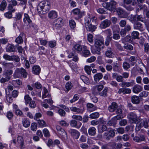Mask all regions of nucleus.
<instances>
[{
	"instance_id": "nucleus-30",
	"label": "nucleus",
	"mask_w": 149,
	"mask_h": 149,
	"mask_svg": "<svg viewBox=\"0 0 149 149\" xmlns=\"http://www.w3.org/2000/svg\"><path fill=\"white\" fill-rule=\"evenodd\" d=\"M102 77L103 75L101 73H97L95 74L94 76V80L96 82L99 81L100 79L102 78Z\"/></svg>"
},
{
	"instance_id": "nucleus-44",
	"label": "nucleus",
	"mask_w": 149,
	"mask_h": 149,
	"mask_svg": "<svg viewBox=\"0 0 149 149\" xmlns=\"http://www.w3.org/2000/svg\"><path fill=\"white\" fill-rule=\"evenodd\" d=\"M95 49L92 50V53L94 54H100V51L103 48L100 47H95Z\"/></svg>"
},
{
	"instance_id": "nucleus-5",
	"label": "nucleus",
	"mask_w": 149,
	"mask_h": 149,
	"mask_svg": "<svg viewBox=\"0 0 149 149\" xmlns=\"http://www.w3.org/2000/svg\"><path fill=\"white\" fill-rule=\"evenodd\" d=\"M71 13H73L74 16H76L75 17V18L77 20L81 18L84 14V12H81L80 10L77 8L73 10Z\"/></svg>"
},
{
	"instance_id": "nucleus-31",
	"label": "nucleus",
	"mask_w": 149,
	"mask_h": 149,
	"mask_svg": "<svg viewBox=\"0 0 149 149\" xmlns=\"http://www.w3.org/2000/svg\"><path fill=\"white\" fill-rule=\"evenodd\" d=\"M15 46L12 44H10L8 45L6 48V51L7 52H12L15 51Z\"/></svg>"
},
{
	"instance_id": "nucleus-16",
	"label": "nucleus",
	"mask_w": 149,
	"mask_h": 149,
	"mask_svg": "<svg viewBox=\"0 0 149 149\" xmlns=\"http://www.w3.org/2000/svg\"><path fill=\"white\" fill-rule=\"evenodd\" d=\"M69 132L73 138L77 139L80 135V133L77 130L74 129H70Z\"/></svg>"
},
{
	"instance_id": "nucleus-29",
	"label": "nucleus",
	"mask_w": 149,
	"mask_h": 149,
	"mask_svg": "<svg viewBox=\"0 0 149 149\" xmlns=\"http://www.w3.org/2000/svg\"><path fill=\"white\" fill-rule=\"evenodd\" d=\"M131 101L132 103L134 104H138L140 102V100L139 97L133 95L131 97Z\"/></svg>"
},
{
	"instance_id": "nucleus-11",
	"label": "nucleus",
	"mask_w": 149,
	"mask_h": 149,
	"mask_svg": "<svg viewBox=\"0 0 149 149\" xmlns=\"http://www.w3.org/2000/svg\"><path fill=\"white\" fill-rule=\"evenodd\" d=\"M63 23V19L61 18H58L55 20L53 24L54 29H58L61 27V25Z\"/></svg>"
},
{
	"instance_id": "nucleus-4",
	"label": "nucleus",
	"mask_w": 149,
	"mask_h": 149,
	"mask_svg": "<svg viewBox=\"0 0 149 149\" xmlns=\"http://www.w3.org/2000/svg\"><path fill=\"white\" fill-rule=\"evenodd\" d=\"M122 111L121 109H117L116 111V113L117 115L113 117L110 120V121H111V123H112V125H114L115 124L117 120L121 118V116L120 115L122 114Z\"/></svg>"
},
{
	"instance_id": "nucleus-25",
	"label": "nucleus",
	"mask_w": 149,
	"mask_h": 149,
	"mask_svg": "<svg viewBox=\"0 0 149 149\" xmlns=\"http://www.w3.org/2000/svg\"><path fill=\"white\" fill-rule=\"evenodd\" d=\"M98 130L99 133H102L104 132L107 130V127L104 124L100 125L98 126Z\"/></svg>"
},
{
	"instance_id": "nucleus-2",
	"label": "nucleus",
	"mask_w": 149,
	"mask_h": 149,
	"mask_svg": "<svg viewBox=\"0 0 149 149\" xmlns=\"http://www.w3.org/2000/svg\"><path fill=\"white\" fill-rule=\"evenodd\" d=\"M28 73L26 70L23 68H17L14 73L13 76L15 78H21L22 77L24 78L27 77Z\"/></svg>"
},
{
	"instance_id": "nucleus-45",
	"label": "nucleus",
	"mask_w": 149,
	"mask_h": 149,
	"mask_svg": "<svg viewBox=\"0 0 149 149\" xmlns=\"http://www.w3.org/2000/svg\"><path fill=\"white\" fill-rule=\"evenodd\" d=\"M128 19L132 23L136 21V16L131 15L128 16Z\"/></svg>"
},
{
	"instance_id": "nucleus-43",
	"label": "nucleus",
	"mask_w": 149,
	"mask_h": 149,
	"mask_svg": "<svg viewBox=\"0 0 149 149\" xmlns=\"http://www.w3.org/2000/svg\"><path fill=\"white\" fill-rule=\"evenodd\" d=\"M123 47L125 49L130 51L132 50L133 49V46L132 45L129 44H125L123 46Z\"/></svg>"
},
{
	"instance_id": "nucleus-9",
	"label": "nucleus",
	"mask_w": 149,
	"mask_h": 149,
	"mask_svg": "<svg viewBox=\"0 0 149 149\" xmlns=\"http://www.w3.org/2000/svg\"><path fill=\"white\" fill-rule=\"evenodd\" d=\"M115 133L113 130H111L107 132H105L103 135L104 138L108 140L111 137L115 136Z\"/></svg>"
},
{
	"instance_id": "nucleus-39",
	"label": "nucleus",
	"mask_w": 149,
	"mask_h": 149,
	"mask_svg": "<svg viewBox=\"0 0 149 149\" xmlns=\"http://www.w3.org/2000/svg\"><path fill=\"white\" fill-rule=\"evenodd\" d=\"M7 6L6 2L5 0H3L0 5V10L1 11L4 10Z\"/></svg>"
},
{
	"instance_id": "nucleus-52",
	"label": "nucleus",
	"mask_w": 149,
	"mask_h": 149,
	"mask_svg": "<svg viewBox=\"0 0 149 149\" xmlns=\"http://www.w3.org/2000/svg\"><path fill=\"white\" fill-rule=\"evenodd\" d=\"M38 121V123L40 126L43 127H46L47 126V125L46 124L45 122L43 120H39L38 119L37 120Z\"/></svg>"
},
{
	"instance_id": "nucleus-14",
	"label": "nucleus",
	"mask_w": 149,
	"mask_h": 149,
	"mask_svg": "<svg viewBox=\"0 0 149 149\" xmlns=\"http://www.w3.org/2000/svg\"><path fill=\"white\" fill-rule=\"evenodd\" d=\"M134 81L133 80H131L130 82H127L126 81H123L122 83L119 84V85L123 88L131 86H132L134 84Z\"/></svg>"
},
{
	"instance_id": "nucleus-62",
	"label": "nucleus",
	"mask_w": 149,
	"mask_h": 149,
	"mask_svg": "<svg viewBox=\"0 0 149 149\" xmlns=\"http://www.w3.org/2000/svg\"><path fill=\"white\" fill-rule=\"evenodd\" d=\"M72 87V84L70 82H68L67 83L65 86V88L67 89L68 91L71 89Z\"/></svg>"
},
{
	"instance_id": "nucleus-26",
	"label": "nucleus",
	"mask_w": 149,
	"mask_h": 149,
	"mask_svg": "<svg viewBox=\"0 0 149 149\" xmlns=\"http://www.w3.org/2000/svg\"><path fill=\"white\" fill-rule=\"evenodd\" d=\"M105 55L107 57L109 58H112L114 56V54L112 51L111 48H108L105 52Z\"/></svg>"
},
{
	"instance_id": "nucleus-18",
	"label": "nucleus",
	"mask_w": 149,
	"mask_h": 149,
	"mask_svg": "<svg viewBox=\"0 0 149 149\" xmlns=\"http://www.w3.org/2000/svg\"><path fill=\"white\" fill-rule=\"evenodd\" d=\"M111 24L110 21L108 19H105L102 21L100 24V28L102 29H105L109 26Z\"/></svg>"
},
{
	"instance_id": "nucleus-56",
	"label": "nucleus",
	"mask_w": 149,
	"mask_h": 149,
	"mask_svg": "<svg viewBox=\"0 0 149 149\" xmlns=\"http://www.w3.org/2000/svg\"><path fill=\"white\" fill-rule=\"evenodd\" d=\"M139 33L137 31H134L132 33V37L134 39L138 38Z\"/></svg>"
},
{
	"instance_id": "nucleus-48",
	"label": "nucleus",
	"mask_w": 149,
	"mask_h": 149,
	"mask_svg": "<svg viewBox=\"0 0 149 149\" xmlns=\"http://www.w3.org/2000/svg\"><path fill=\"white\" fill-rule=\"evenodd\" d=\"M99 116V114L98 112L92 113L90 115V118L91 119L98 118Z\"/></svg>"
},
{
	"instance_id": "nucleus-27",
	"label": "nucleus",
	"mask_w": 149,
	"mask_h": 149,
	"mask_svg": "<svg viewBox=\"0 0 149 149\" xmlns=\"http://www.w3.org/2000/svg\"><path fill=\"white\" fill-rule=\"evenodd\" d=\"M108 91V88L107 87H105L102 91L98 93L100 96L105 97L107 96Z\"/></svg>"
},
{
	"instance_id": "nucleus-23",
	"label": "nucleus",
	"mask_w": 149,
	"mask_h": 149,
	"mask_svg": "<svg viewBox=\"0 0 149 149\" xmlns=\"http://www.w3.org/2000/svg\"><path fill=\"white\" fill-rule=\"evenodd\" d=\"M57 17V13L55 11H51L48 14V17L51 19H54Z\"/></svg>"
},
{
	"instance_id": "nucleus-59",
	"label": "nucleus",
	"mask_w": 149,
	"mask_h": 149,
	"mask_svg": "<svg viewBox=\"0 0 149 149\" xmlns=\"http://www.w3.org/2000/svg\"><path fill=\"white\" fill-rule=\"evenodd\" d=\"M12 57V60L11 61H14L15 62H18L20 61V58L17 56L15 55H12L11 56Z\"/></svg>"
},
{
	"instance_id": "nucleus-50",
	"label": "nucleus",
	"mask_w": 149,
	"mask_h": 149,
	"mask_svg": "<svg viewBox=\"0 0 149 149\" xmlns=\"http://www.w3.org/2000/svg\"><path fill=\"white\" fill-rule=\"evenodd\" d=\"M85 71L86 73L88 75H90L91 72L92 70V69L90 66H86L84 68Z\"/></svg>"
},
{
	"instance_id": "nucleus-32",
	"label": "nucleus",
	"mask_w": 149,
	"mask_h": 149,
	"mask_svg": "<svg viewBox=\"0 0 149 149\" xmlns=\"http://www.w3.org/2000/svg\"><path fill=\"white\" fill-rule=\"evenodd\" d=\"M96 130L95 128L94 127H90L88 130L89 134L90 136H94L96 134Z\"/></svg>"
},
{
	"instance_id": "nucleus-15",
	"label": "nucleus",
	"mask_w": 149,
	"mask_h": 149,
	"mask_svg": "<svg viewBox=\"0 0 149 149\" xmlns=\"http://www.w3.org/2000/svg\"><path fill=\"white\" fill-rule=\"evenodd\" d=\"M133 140L136 142H140L145 140V136L143 135H138L133 138Z\"/></svg>"
},
{
	"instance_id": "nucleus-22",
	"label": "nucleus",
	"mask_w": 149,
	"mask_h": 149,
	"mask_svg": "<svg viewBox=\"0 0 149 149\" xmlns=\"http://www.w3.org/2000/svg\"><path fill=\"white\" fill-rule=\"evenodd\" d=\"M24 35L23 33H21L19 35L16 39L15 42L18 44H21L23 42V40L22 37Z\"/></svg>"
},
{
	"instance_id": "nucleus-42",
	"label": "nucleus",
	"mask_w": 149,
	"mask_h": 149,
	"mask_svg": "<svg viewBox=\"0 0 149 149\" xmlns=\"http://www.w3.org/2000/svg\"><path fill=\"white\" fill-rule=\"evenodd\" d=\"M117 63H115L113 67V70L114 72H119L121 70L120 67L118 65Z\"/></svg>"
},
{
	"instance_id": "nucleus-40",
	"label": "nucleus",
	"mask_w": 149,
	"mask_h": 149,
	"mask_svg": "<svg viewBox=\"0 0 149 149\" xmlns=\"http://www.w3.org/2000/svg\"><path fill=\"white\" fill-rule=\"evenodd\" d=\"M80 78L86 84H88L90 82V81L89 79L86 76L82 75L81 76Z\"/></svg>"
},
{
	"instance_id": "nucleus-38",
	"label": "nucleus",
	"mask_w": 149,
	"mask_h": 149,
	"mask_svg": "<svg viewBox=\"0 0 149 149\" xmlns=\"http://www.w3.org/2000/svg\"><path fill=\"white\" fill-rule=\"evenodd\" d=\"M22 124L25 127H29L30 124V122L26 118H24L22 120Z\"/></svg>"
},
{
	"instance_id": "nucleus-19",
	"label": "nucleus",
	"mask_w": 149,
	"mask_h": 149,
	"mask_svg": "<svg viewBox=\"0 0 149 149\" xmlns=\"http://www.w3.org/2000/svg\"><path fill=\"white\" fill-rule=\"evenodd\" d=\"M143 89L142 86L138 84L135 85L132 88L133 92L135 93H138L141 91Z\"/></svg>"
},
{
	"instance_id": "nucleus-41",
	"label": "nucleus",
	"mask_w": 149,
	"mask_h": 149,
	"mask_svg": "<svg viewBox=\"0 0 149 149\" xmlns=\"http://www.w3.org/2000/svg\"><path fill=\"white\" fill-rule=\"evenodd\" d=\"M91 53L90 51L87 49H84L82 51V55L85 57H87L90 55Z\"/></svg>"
},
{
	"instance_id": "nucleus-46",
	"label": "nucleus",
	"mask_w": 149,
	"mask_h": 149,
	"mask_svg": "<svg viewBox=\"0 0 149 149\" xmlns=\"http://www.w3.org/2000/svg\"><path fill=\"white\" fill-rule=\"evenodd\" d=\"M43 90V93L42 96V99H43L49 95L48 91L45 87L44 88Z\"/></svg>"
},
{
	"instance_id": "nucleus-6",
	"label": "nucleus",
	"mask_w": 149,
	"mask_h": 149,
	"mask_svg": "<svg viewBox=\"0 0 149 149\" xmlns=\"http://www.w3.org/2000/svg\"><path fill=\"white\" fill-rule=\"evenodd\" d=\"M128 118L130 123H136L138 120V118L136 113L133 112H130L127 115Z\"/></svg>"
},
{
	"instance_id": "nucleus-20",
	"label": "nucleus",
	"mask_w": 149,
	"mask_h": 149,
	"mask_svg": "<svg viewBox=\"0 0 149 149\" xmlns=\"http://www.w3.org/2000/svg\"><path fill=\"white\" fill-rule=\"evenodd\" d=\"M13 73V71L12 70H8L4 71L3 73V76L6 77L8 79H10L11 78V75Z\"/></svg>"
},
{
	"instance_id": "nucleus-7",
	"label": "nucleus",
	"mask_w": 149,
	"mask_h": 149,
	"mask_svg": "<svg viewBox=\"0 0 149 149\" xmlns=\"http://www.w3.org/2000/svg\"><path fill=\"white\" fill-rule=\"evenodd\" d=\"M104 40L102 37H101L95 40V47L103 48Z\"/></svg>"
},
{
	"instance_id": "nucleus-61",
	"label": "nucleus",
	"mask_w": 149,
	"mask_h": 149,
	"mask_svg": "<svg viewBox=\"0 0 149 149\" xmlns=\"http://www.w3.org/2000/svg\"><path fill=\"white\" fill-rule=\"evenodd\" d=\"M56 45V41H51L49 42V45L51 48L54 47Z\"/></svg>"
},
{
	"instance_id": "nucleus-13",
	"label": "nucleus",
	"mask_w": 149,
	"mask_h": 149,
	"mask_svg": "<svg viewBox=\"0 0 149 149\" xmlns=\"http://www.w3.org/2000/svg\"><path fill=\"white\" fill-rule=\"evenodd\" d=\"M118 109L120 108H118L117 104L115 102H112L108 107V110L110 112H114L115 110L116 111L117 109Z\"/></svg>"
},
{
	"instance_id": "nucleus-64",
	"label": "nucleus",
	"mask_w": 149,
	"mask_h": 149,
	"mask_svg": "<svg viewBox=\"0 0 149 149\" xmlns=\"http://www.w3.org/2000/svg\"><path fill=\"white\" fill-rule=\"evenodd\" d=\"M87 39L88 41L91 43L93 42V36L91 34H88L87 35Z\"/></svg>"
},
{
	"instance_id": "nucleus-24",
	"label": "nucleus",
	"mask_w": 149,
	"mask_h": 149,
	"mask_svg": "<svg viewBox=\"0 0 149 149\" xmlns=\"http://www.w3.org/2000/svg\"><path fill=\"white\" fill-rule=\"evenodd\" d=\"M33 73L36 74H39L40 71V67L37 65H34L32 67Z\"/></svg>"
},
{
	"instance_id": "nucleus-60",
	"label": "nucleus",
	"mask_w": 149,
	"mask_h": 149,
	"mask_svg": "<svg viewBox=\"0 0 149 149\" xmlns=\"http://www.w3.org/2000/svg\"><path fill=\"white\" fill-rule=\"evenodd\" d=\"M3 58L6 60L11 61L12 60L11 56H10L7 54H4L3 55Z\"/></svg>"
},
{
	"instance_id": "nucleus-1",
	"label": "nucleus",
	"mask_w": 149,
	"mask_h": 149,
	"mask_svg": "<svg viewBox=\"0 0 149 149\" xmlns=\"http://www.w3.org/2000/svg\"><path fill=\"white\" fill-rule=\"evenodd\" d=\"M50 3L47 1H42L39 4L37 10L41 14H45L50 9Z\"/></svg>"
},
{
	"instance_id": "nucleus-35",
	"label": "nucleus",
	"mask_w": 149,
	"mask_h": 149,
	"mask_svg": "<svg viewBox=\"0 0 149 149\" xmlns=\"http://www.w3.org/2000/svg\"><path fill=\"white\" fill-rule=\"evenodd\" d=\"M124 5H129L132 4V6H135L136 3L134 0H123Z\"/></svg>"
},
{
	"instance_id": "nucleus-54",
	"label": "nucleus",
	"mask_w": 149,
	"mask_h": 149,
	"mask_svg": "<svg viewBox=\"0 0 149 149\" xmlns=\"http://www.w3.org/2000/svg\"><path fill=\"white\" fill-rule=\"evenodd\" d=\"M138 7H139V8H138V10H139V9L140 10L142 9L143 10L144 12H145L147 11V7L145 5H139Z\"/></svg>"
},
{
	"instance_id": "nucleus-47",
	"label": "nucleus",
	"mask_w": 149,
	"mask_h": 149,
	"mask_svg": "<svg viewBox=\"0 0 149 149\" xmlns=\"http://www.w3.org/2000/svg\"><path fill=\"white\" fill-rule=\"evenodd\" d=\"M148 94V92L145 91H143L140 93L139 94V97L141 98L146 97Z\"/></svg>"
},
{
	"instance_id": "nucleus-3",
	"label": "nucleus",
	"mask_w": 149,
	"mask_h": 149,
	"mask_svg": "<svg viewBox=\"0 0 149 149\" xmlns=\"http://www.w3.org/2000/svg\"><path fill=\"white\" fill-rule=\"evenodd\" d=\"M117 4V3L114 0H111L109 2L103 3L102 6L106 9L111 11L115 9Z\"/></svg>"
},
{
	"instance_id": "nucleus-36",
	"label": "nucleus",
	"mask_w": 149,
	"mask_h": 149,
	"mask_svg": "<svg viewBox=\"0 0 149 149\" xmlns=\"http://www.w3.org/2000/svg\"><path fill=\"white\" fill-rule=\"evenodd\" d=\"M143 125L142 123V120L138 122L136 124L135 130L136 131H139L142 127H143Z\"/></svg>"
},
{
	"instance_id": "nucleus-57",
	"label": "nucleus",
	"mask_w": 149,
	"mask_h": 149,
	"mask_svg": "<svg viewBox=\"0 0 149 149\" xmlns=\"http://www.w3.org/2000/svg\"><path fill=\"white\" fill-rule=\"evenodd\" d=\"M43 132L44 134V136L45 137H49L50 134L48 130L47 129L45 128L43 130Z\"/></svg>"
},
{
	"instance_id": "nucleus-51",
	"label": "nucleus",
	"mask_w": 149,
	"mask_h": 149,
	"mask_svg": "<svg viewBox=\"0 0 149 149\" xmlns=\"http://www.w3.org/2000/svg\"><path fill=\"white\" fill-rule=\"evenodd\" d=\"M79 99L78 95L77 94H75L74 95L73 98L70 100V102L71 103H72L77 100Z\"/></svg>"
},
{
	"instance_id": "nucleus-33",
	"label": "nucleus",
	"mask_w": 149,
	"mask_h": 149,
	"mask_svg": "<svg viewBox=\"0 0 149 149\" xmlns=\"http://www.w3.org/2000/svg\"><path fill=\"white\" fill-rule=\"evenodd\" d=\"M70 109L72 111L76 112L78 113H81L83 112V111L81 109L75 107H71L70 108Z\"/></svg>"
},
{
	"instance_id": "nucleus-63",
	"label": "nucleus",
	"mask_w": 149,
	"mask_h": 149,
	"mask_svg": "<svg viewBox=\"0 0 149 149\" xmlns=\"http://www.w3.org/2000/svg\"><path fill=\"white\" fill-rule=\"evenodd\" d=\"M136 61V58L134 56H131L129 58V62H132L131 64L134 65V63Z\"/></svg>"
},
{
	"instance_id": "nucleus-53",
	"label": "nucleus",
	"mask_w": 149,
	"mask_h": 149,
	"mask_svg": "<svg viewBox=\"0 0 149 149\" xmlns=\"http://www.w3.org/2000/svg\"><path fill=\"white\" fill-rule=\"evenodd\" d=\"M123 66L124 69L127 70L130 68V65L129 63L126 62H125L123 63Z\"/></svg>"
},
{
	"instance_id": "nucleus-49",
	"label": "nucleus",
	"mask_w": 149,
	"mask_h": 149,
	"mask_svg": "<svg viewBox=\"0 0 149 149\" xmlns=\"http://www.w3.org/2000/svg\"><path fill=\"white\" fill-rule=\"evenodd\" d=\"M60 125L62 127H68L69 124L65 120H62L58 122Z\"/></svg>"
},
{
	"instance_id": "nucleus-8",
	"label": "nucleus",
	"mask_w": 149,
	"mask_h": 149,
	"mask_svg": "<svg viewBox=\"0 0 149 149\" xmlns=\"http://www.w3.org/2000/svg\"><path fill=\"white\" fill-rule=\"evenodd\" d=\"M24 17L23 19V21L25 23H28L29 24V27L34 28V25L32 23V21L29 15L27 13H25L24 14Z\"/></svg>"
},
{
	"instance_id": "nucleus-34",
	"label": "nucleus",
	"mask_w": 149,
	"mask_h": 149,
	"mask_svg": "<svg viewBox=\"0 0 149 149\" xmlns=\"http://www.w3.org/2000/svg\"><path fill=\"white\" fill-rule=\"evenodd\" d=\"M86 28L87 31H91L92 32L95 31L96 27L94 26H93L91 24H88V25H86L85 26Z\"/></svg>"
},
{
	"instance_id": "nucleus-12",
	"label": "nucleus",
	"mask_w": 149,
	"mask_h": 149,
	"mask_svg": "<svg viewBox=\"0 0 149 149\" xmlns=\"http://www.w3.org/2000/svg\"><path fill=\"white\" fill-rule=\"evenodd\" d=\"M56 128L58 131V134L61 135L63 138H66L67 137V135L66 133L60 126L57 125Z\"/></svg>"
},
{
	"instance_id": "nucleus-17",
	"label": "nucleus",
	"mask_w": 149,
	"mask_h": 149,
	"mask_svg": "<svg viewBox=\"0 0 149 149\" xmlns=\"http://www.w3.org/2000/svg\"><path fill=\"white\" fill-rule=\"evenodd\" d=\"M82 123L80 122H77L75 120H72L70 121V125L72 127L79 128L81 127Z\"/></svg>"
},
{
	"instance_id": "nucleus-58",
	"label": "nucleus",
	"mask_w": 149,
	"mask_h": 149,
	"mask_svg": "<svg viewBox=\"0 0 149 149\" xmlns=\"http://www.w3.org/2000/svg\"><path fill=\"white\" fill-rule=\"evenodd\" d=\"M25 103L26 104H28L31 101V99L28 95H26L24 97Z\"/></svg>"
},
{
	"instance_id": "nucleus-28",
	"label": "nucleus",
	"mask_w": 149,
	"mask_h": 149,
	"mask_svg": "<svg viewBox=\"0 0 149 149\" xmlns=\"http://www.w3.org/2000/svg\"><path fill=\"white\" fill-rule=\"evenodd\" d=\"M138 11H139V10H137L136 11L137 14L136 15V21H139L142 22H144L145 20L144 16L142 15H139L137 13Z\"/></svg>"
},
{
	"instance_id": "nucleus-21",
	"label": "nucleus",
	"mask_w": 149,
	"mask_h": 149,
	"mask_svg": "<svg viewBox=\"0 0 149 149\" xmlns=\"http://www.w3.org/2000/svg\"><path fill=\"white\" fill-rule=\"evenodd\" d=\"M134 29H138L141 31L143 30L142 24L139 22H136L134 23Z\"/></svg>"
},
{
	"instance_id": "nucleus-10",
	"label": "nucleus",
	"mask_w": 149,
	"mask_h": 149,
	"mask_svg": "<svg viewBox=\"0 0 149 149\" xmlns=\"http://www.w3.org/2000/svg\"><path fill=\"white\" fill-rule=\"evenodd\" d=\"M116 12L119 17L125 18L127 16L126 12L120 8H118L116 10Z\"/></svg>"
},
{
	"instance_id": "nucleus-37",
	"label": "nucleus",
	"mask_w": 149,
	"mask_h": 149,
	"mask_svg": "<svg viewBox=\"0 0 149 149\" xmlns=\"http://www.w3.org/2000/svg\"><path fill=\"white\" fill-rule=\"evenodd\" d=\"M73 49L75 52L79 53L82 51V47L80 45L77 44L74 46Z\"/></svg>"
},
{
	"instance_id": "nucleus-55",
	"label": "nucleus",
	"mask_w": 149,
	"mask_h": 149,
	"mask_svg": "<svg viewBox=\"0 0 149 149\" xmlns=\"http://www.w3.org/2000/svg\"><path fill=\"white\" fill-rule=\"evenodd\" d=\"M69 25L71 28L74 29L76 26V23L73 20H71L69 21Z\"/></svg>"
}]
</instances>
